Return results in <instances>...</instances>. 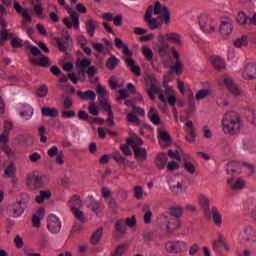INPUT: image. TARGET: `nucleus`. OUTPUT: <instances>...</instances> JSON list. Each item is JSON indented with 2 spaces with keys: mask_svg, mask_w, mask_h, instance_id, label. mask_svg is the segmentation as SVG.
I'll use <instances>...</instances> for the list:
<instances>
[{
  "mask_svg": "<svg viewBox=\"0 0 256 256\" xmlns=\"http://www.w3.org/2000/svg\"><path fill=\"white\" fill-rule=\"evenodd\" d=\"M222 129L226 135H235L241 130V117L235 111L226 112L222 119Z\"/></svg>",
  "mask_w": 256,
  "mask_h": 256,
  "instance_id": "1",
  "label": "nucleus"
},
{
  "mask_svg": "<svg viewBox=\"0 0 256 256\" xmlns=\"http://www.w3.org/2000/svg\"><path fill=\"white\" fill-rule=\"evenodd\" d=\"M49 184V177L47 175L40 174L39 172H30L26 175L25 185L28 189L35 191L37 189H43L45 185Z\"/></svg>",
  "mask_w": 256,
  "mask_h": 256,
  "instance_id": "2",
  "label": "nucleus"
},
{
  "mask_svg": "<svg viewBox=\"0 0 256 256\" xmlns=\"http://www.w3.org/2000/svg\"><path fill=\"white\" fill-rule=\"evenodd\" d=\"M153 12H154V15H161L163 21L166 24L170 23V21H171V13H169V8H167V6H162L161 2L156 1L154 7L150 6L146 10V14H145L144 20L153 18Z\"/></svg>",
  "mask_w": 256,
  "mask_h": 256,
  "instance_id": "3",
  "label": "nucleus"
},
{
  "mask_svg": "<svg viewBox=\"0 0 256 256\" xmlns=\"http://www.w3.org/2000/svg\"><path fill=\"white\" fill-rule=\"evenodd\" d=\"M167 253L174 255H185L189 251V245L185 241H169L165 245Z\"/></svg>",
  "mask_w": 256,
  "mask_h": 256,
  "instance_id": "4",
  "label": "nucleus"
},
{
  "mask_svg": "<svg viewBox=\"0 0 256 256\" xmlns=\"http://www.w3.org/2000/svg\"><path fill=\"white\" fill-rule=\"evenodd\" d=\"M198 21L203 33H213L217 29V21L207 14L200 15Z\"/></svg>",
  "mask_w": 256,
  "mask_h": 256,
  "instance_id": "5",
  "label": "nucleus"
},
{
  "mask_svg": "<svg viewBox=\"0 0 256 256\" xmlns=\"http://www.w3.org/2000/svg\"><path fill=\"white\" fill-rule=\"evenodd\" d=\"M241 243H255L256 229L253 226H244L239 233Z\"/></svg>",
  "mask_w": 256,
  "mask_h": 256,
  "instance_id": "6",
  "label": "nucleus"
},
{
  "mask_svg": "<svg viewBox=\"0 0 256 256\" xmlns=\"http://www.w3.org/2000/svg\"><path fill=\"white\" fill-rule=\"evenodd\" d=\"M233 33V20L229 17H224L220 22V34L224 39Z\"/></svg>",
  "mask_w": 256,
  "mask_h": 256,
  "instance_id": "7",
  "label": "nucleus"
},
{
  "mask_svg": "<svg viewBox=\"0 0 256 256\" xmlns=\"http://www.w3.org/2000/svg\"><path fill=\"white\" fill-rule=\"evenodd\" d=\"M57 48L62 53H65L67 49H69V43H71V35H69V32L63 33V38H55Z\"/></svg>",
  "mask_w": 256,
  "mask_h": 256,
  "instance_id": "8",
  "label": "nucleus"
},
{
  "mask_svg": "<svg viewBox=\"0 0 256 256\" xmlns=\"http://www.w3.org/2000/svg\"><path fill=\"white\" fill-rule=\"evenodd\" d=\"M67 29H79V14L76 12H70V18L66 17L62 20Z\"/></svg>",
  "mask_w": 256,
  "mask_h": 256,
  "instance_id": "9",
  "label": "nucleus"
},
{
  "mask_svg": "<svg viewBox=\"0 0 256 256\" xmlns=\"http://www.w3.org/2000/svg\"><path fill=\"white\" fill-rule=\"evenodd\" d=\"M7 141H9V132L3 131L0 135V143H2L1 150L5 152L9 159H13V157H15V152L9 148Z\"/></svg>",
  "mask_w": 256,
  "mask_h": 256,
  "instance_id": "10",
  "label": "nucleus"
},
{
  "mask_svg": "<svg viewBox=\"0 0 256 256\" xmlns=\"http://www.w3.org/2000/svg\"><path fill=\"white\" fill-rule=\"evenodd\" d=\"M147 93L152 101H155V95H159V100L162 103H167V99L161 92V88H159V86H157L156 84H151L150 87L147 89Z\"/></svg>",
  "mask_w": 256,
  "mask_h": 256,
  "instance_id": "11",
  "label": "nucleus"
},
{
  "mask_svg": "<svg viewBox=\"0 0 256 256\" xmlns=\"http://www.w3.org/2000/svg\"><path fill=\"white\" fill-rule=\"evenodd\" d=\"M223 84L232 95H241V90H239V87H237V84H235V81L229 75L223 77Z\"/></svg>",
  "mask_w": 256,
  "mask_h": 256,
  "instance_id": "12",
  "label": "nucleus"
},
{
  "mask_svg": "<svg viewBox=\"0 0 256 256\" xmlns=\"http://www.w3.org/2000/svg\"><path fill=\"white\" fill-rule=\"evenodd\" d=\"M47 228L51 233H59L61 231V221L57 216L51 214L48 216Z\"/></svg>",
  "mask_w": 256,
  "mask_h": 256,
  "instance_id": "13",
  "label": "nucleus"
},
{
  "mask_svg": "<svg viewBox=\"0 0 256 256\" xmlns=\"http://www.w3.org/2000/svg\"><path fill=\"white\" fill-rule=\"evenodd\" d=\"M86 33L89 37H95V32L99 29V22L92 18L85 21Z\"/></svg>",
  "mask_w": 256,
  "mask_h": 256,
  "instance_id": "14",
  "label": "nucleus"
},
{
  "mask_svg": "<svg viewBox=\"0 0 256 256\" xmlns=\"http://www.w3.org/2000/svg\"><path fill=\"white\" fill-rule=\"evenodd\" d=\"M0 25L3 27V30L0 33V45H5V41H9V39H13V34L9 33L7 28V22L5 20L0 19Z\"/></svg>",
  "mask_w": 256,
  "mask_h": 256,
  "instance_id": "15",
  "label": "nucleus"
},
{
  "mask_svg": "<svg viewBox=\"0 0 256 256\" xmlns=\"http://www.w3.org/2000/svg\"><path fill=\"white\" fill-rule=\"evenodd\" d=\"M7 213L9 217H21V215H23V207L21 206V202H16L9 205L7 208Z\"/></svg>",
  "mask_w": 256,
  "mask_h": 256,
  "instance_id": "16",
  "label": "nucleus"
},
{
  "mask_svg": "<svg viewBox=\"0 0 256 256\" xmlns=\"http://www.w3.org/2000/svg\"><path fill=\"white\" fill-rule=\"evenodd\" d=\"M244 79H256V63H248L242 72Z\"/></svg>",
  "mask_w": 256,
  "mask_h": 256,
  "instance_id": "17",
  "label": "nucleus"
},
{
  "mask_svg": "<svg viewBox=\"0 0 256 256\" xmlns=\"http://www.w3.org/2000/svg\"><path fill=\"white\" fill-rule=\"evenodd\" d=\"M186 140L188 143H195L197 135L195 134V127L193 126V121L188 120L186 123Z\"/></svg>",
  "mask_w": 256,
  "mask_h": 256,
  "instance_id": "18",
  "label": "nucleus"
},
{
  "mask_svg": "<svg viewBox=\"0 0 256 256\" xmlns=\"http://www.w3.org/2000/svg\"><path fill=\"white\" fill-rule=\"evenodd\" d=\"M0 79H6L10 83V85H17L19 83V78L13 72L5 73L3 68L0 66Z\"/></svg>",
  "mask_w": 256,
  "mask_h": 256,
  "instance_id": "19",
  "label": "nucleus"
},
{
  "mask_svg": "<svg viewBox=\"0 0 256 256\" xmlns=\"http://www.w3.org/2000/svg\"><path fill=\"white\" fill-rule=\"evenodd\" d=\"M167 155L170 159H176L177 161H187L189 159V156L181 149L169 150Z\"/></svg>",
  "mask_w": 256,
  "mask_h": 256,
  "instance_id": "20",
  "label": "nucleus"
},
{
  "mask_svg": "<svg viewBox=\"0 0 256 256\" xmlns=\"http://www.w3.org/2000/svg\"><path fill=\"white\" fill-rule=\"evenodd\" d=\"M21 107L19 112L20 117L25 119V121H29L33 117V107L29 104H22Z\"/></svg>",
  "mask_w": 256,
  "mask_h": 256,
  "instance_id": "21",
  "label": "nucleus"
},
{
  "mask_svg": "<svg viewBox=\"0 0 256 256\" xmlns=\"http://www.w3.org/2000/svg\"><path fill=\"white\" fill-rule=\"evenodd\" d=\"M77 97L82 99V101H95L97 99V94L93 92V90H87L85 92L78 90L76 91Z\"/></svg>",
  "mask_w": 256,
  "mask_h": 256,
  "instance_id": "22",
  "label": "nucleus"
},
{
  "mask_svg": "<svg viewBox=\"0 0 256 256\" xmlns=\"http://www.w3.org/2000/svg\"><path fill=\"white\" fill-rule=\"evenodd\" d=\"M168 233H173L181 228V220L179 218H169L166 224Z\"/></svg>",
  "mask_w": 256,
  "mask_h": 256,
  "instance_id": "23",
  "label": "nucleus"
},
{
  "mask_svg": "<svg viewBox=\"0 0 256 256\" xmlns=\"http://www.w3.org/2000/svg\"><path fill=\"white\" fill-rule=\"evenodd\" d=\"M45 217V208H39L36 213L32 216L33 227H41V219Z\"/></svg>",
  "mask_w": 256,
  "mask_h": 256,
  "instance_id": "24",
  "label": "nucleus"
},
{
  "mask_svg": "<svg viewBox=\"0 0 256 256\" xmlns=\"http://www.w3.org/2000/svg\"><path fill=\"white\" fill-rule=\"evenodd\" d=\"M125 63L128 67H130V71L136 75V77H141V68L138 65H135V60L131 58V56H128L125 59Z\"/></svg>",
  "mask_w": 256,
  "mask_h": 256,
  "instance_id": "25",
  "label": "nucleus"
},
{
  "mask_svg": "<svg viewBox=\"0 0 256 256\" xmlns=\"http://www.w3.org/2000/svg\"><path fill=\"white\" fill-rule=\"evenodd\" d=\"M227 183H228V185H230V188L233 191H239V189L245 188V181L241 178H238L237 180L230 178L227 180Z\"/></svg>",
  "mask_w": 256,
  "mask_h": 256,
  "instance_id": "26",
  "label": "nucleus"
},
{
  "mask_svg": "<svg viewBox=\"0 0 256 256\" xmlns=\"http://www.w3.org/2000/svg\"><path fill=\"white\" fill-rule=\"evenodd\" d=\"M148 119H150L153 125H161V117H159V112L154 107H151L148 111Z\"/></svg>",
  "mask_w": 256,
  "mask_h": 256,
  "instance_id": "27",
  "label": "nucleus"
},
{
  "mask_svg": "<svg viewBox=\"0 0 256 256\" xmlns=\"http://www.w3.org/2000/svg\"><path fill=\"white\" fill-rule=\"evenodd\" d=\"M119 63H121V60L114 54H110V57L106 60V67L109 71H114V69H117Z\"/></svg>",
  "mask_w": 256,
  "mask_h": 256,
  "instance_id": "28",
  "label": "nucleus"
},
{
  "mask_svg": "<svg viewBox=\"0 0 256 256\" xmlns=\"http://www.w3.org/2000/svg\"><path fill=\"white\" fill-rule=\"evenodd\" d=\"M158 137L160 139V145H163V143H165L166 146L171 145V135H169V132L159 129Z\"/></svg>",
  "mask_w": 256,
  "mask_h": 256,
  "instance_id": "29",
  "label": "nucleus"
},
{
  "mask_svg": "<svg viewBox=\"0 0 256 256\" xmlns=\"http://www.w3.org/2000/svg\"><path fill=\"white\" fill-rule=\"evenodd\" d=\"M147 27L151 29V31H155V29H161L163 23L159 21L157 18H148L144 20Z\"/></svg>",
  "mask_w": 256,
  "mask_h": 256,
  "instance_id": "30",
  "label": "nucleus"
},
{
  "mask_svg": "<svg viewBox=\"0 0 256 256\" xmlns=\"http://www.w3.org/2000/svg\"><path fill=\"white\" fill-rule=\"evenodd\" d=\"M166 39L170 43H174L175 45H178L181 47L183 45V42L181 41V36L178 33L170 32L166 34Z\"/></svg>",
  "mask_w": 256,
  "mask_h": 256,
  "instance_id": "31",
  "label": "nucleus"
},
{
  "mask_svg": "<svg viewBox=\"0 0 256 256\" xmlns=\"http://www.w3.org/2000/svg\"><path fill=\"white\" fill-rule=\"evenodd\" d=\"M158 53L164 59V65L167 67V60L165 59H169V44L159 45Z\"/></svg>",
  "mask_w": 256,
  "mask_h": 256,
  "instance_id": "32",
  "label": "nucleus"
},
{
  "mask_svg": "<svg viewBox=\"0 0 256 256\" xmlns=\"http://www.w3.org/2000/svg\"><path fill=\"white\" fill-rule=\"evenodd\" d=\"M114 43L117 47V49H122L124 55H126V57H131L132 53L131 51H129V47L126 46L125 43H123V40H121V38H115Z\"/></svg>",
  "mask_w": 256,
  "mask_h": 256,
  "instance_id": "33",
  "label": "nucleus"
},
{
  "mask_svg": "<svg viewBox=\"0 0 256 256\" xmlns=\"http://www.w3.org/2000/svg\"><path fill=\"white\" fill-rule=\"evenodd\" d=\"M211 63L214 67V69H217L218 71H221V69H225V60L219 56H213L211 58Z\"/></svg>",
  "mask_w": 256,
  "mask_h": 256,
  "instance_id": "34",
  "label": "nucleus"
},
{
  "mask_svg": "<svg viewBox=\"0 0 256 256\" xmlns=\"http://www.w3.org/2000/svg\"><path fill=\"white\" fill-rule=\"evenodd\" d=\"M114 229L116 233H119L120 235H125L127 233V226L125 224V220L119 219L115 222Z\"/></svg>",
  "mask_w": 256,
  "mask_h": 256,
  "instance_id": "35",
  "label": "nucleus"
},
{
  "mask_svg": "<svg viewBox=\"0 0 256 256\" xmlns=\"http://www.w3.org/2000/svg\"><path fill=\"white\" fill-rule=\"evenodd\" d=\"M41 113L43 117L55 118L59 115V110L57 108L43 107Z\"/></svg>",
  "mask_w": 256,
  "mask_h": 256,
  "instance_id": "36",
  "label": "nucleus"
},
{
  "mask_svg": "<svg viewBox=\"0 0 256 256\" xmlns=\"http://www.w3.org/2000/svg\"><path fill=\"white\" fill-rule=\"evenodd\" d=\"M81 205V198L77 195L72 196V198L68 201V207L71 209V211H74V209H79Z\"/></svg>",
  "mask_w": 256,
  "mask_h": 256,
  "instance_id": "37",
  "label": "nucleus"
},
{
  "mask_svg": "<svg viewBox=\"0 0 256 256\" xmlns=\"http://www.w3.org/2000/svg\"><path fill=\"white\" fill-rule=\"evenodd\" d=\"M212 219L216 227H221V225H223V217L215 207L212 208Z\"/></svg>",
  "mask_w": 256,
  "mask_h": 256,
  "instance_id": "38",
  "label": "nucleus"
},
{
  "mask_svg": "<svg viewBox=\"0 0 256 256\" xmlns=\"http://www.w3.org/2000/svg\"><path fill=\"white\" fill-rule=\"evenodd\" d=\"M103 237V228L97 229L91 236L90 238V243L92 245H97L100 241L101 238Z\"/></svg>",
  "mask_w": 256,
  "mask_h": 256,
  "instance_id": "39",
  "label": "nucleus"
},
{
  "mask_svg": "<svg viewBox=\"0 0 256 256\" xmlns=\"http://www.w3.org/2000/svg\"><path fill=\"white\" fill-rule=\"evenodd\" d=\"M47 199H51V191L49 190H41L40 194L38 196H36V203H43L44 201H46Z\"/></svg>",
  "mask_w": 256,
  "mask_h": 256,
  "instance_id": "40",
  "label": "nucleus"
},
{
  "mask_svg": "<svg viewBox=\"0 0 256 256\" xmlns=\"http://www.w3.org/2000/svg\"><path fill=\"white\" fill-rule=\"evenodd\" d=\"M212 245H213V250L216 252L219 251L221 247H224V249H227V244L225 243V240H223V235L221 234L218 235V240L214 241Z\"/></svg>",
  "mask_w": 256,
  "mask_h": 256,
  "instance_id": "41",
  "label": "nucleus"
},
{
  "mask_svg": "<svg viewBox=\"0 0 256 256\" xmlns=\"http://www.w3.org/2000/svg\"><path fill=\"white\" fill-rule=\"evenodd\" d=\"M91 65V60L88 58H84L82 60H78L76 62V67L80 69L81 73H85V69Z\"/></svg>",
  "mask_w": 256,
  "mask_h": 256,
  "instance_id": "42",
  "label": "nucleus"
},
{
  "mask_svg": "<svg viewBox=\"0 0 256 256\" xmlns=\"http://www.w3.org/2000/svg\"><path fill=\"white\" fill-rule=\"evenodd\" d=\"M78 117L82 121H88V123H99L101 121V118H95L94 120L89 119V114L83 110L78 112Z\"/></svg>",
  "mask_w": 256,
  "mask_h": 256,
  "instance_id": "43",
  "label": "nucleus"
},
{
  "mask_svg": "<svg viewBox=\"0 0 256 256\" xmlns=\"http://www.w3.org/2000/svg\"><path fill=\"white\" fill-rule=\"evenodd\" d=\"M199 205L204 209L205 215H209V199L204 195L199 196Z\"/></svg>",
  "mask_w": 256,
  "mask_h": 256,
  "instance_id": "44",
  "label": "nucleus"
},
{
  "mask_svg": "<svg viewBox=\"0 0 256 256\" xmlns=\"http://www.w3.org/2000/svg\"><path fill=\"white\" fill-rule=\"evenodd\" d=\"M32 65H37L38 67H47L49 65V58L47 56H43L40 59H32Z\"/></svg>",
  "mask_w": 256,
  "mask_h": 256,
  "instance_id": "45",
  "label": "nucleus"
},
{
  "mask_svg": "<svg viewBox=\"0 0 256 256\" xmlns=\"http://www.w3.org/2000/svg\"><path fill=\"white\" fill-rule=\"evenodd\" d=\"M236 21H237V23H239V25L248 26L249 16H247V14H245V12H238V14L236 16Z\"/></svg>",
  "mask_w": 256,
  "mask_h": 256,
  "instance_id": "46",
  "label": "nucleus"
},
{
  "mask_svg": "<svg viewBox=\"0 0 256 256\" xmlns=\"http://www.w3.org/2000/svg\"><path fill=\"white\" fill-rule=\"evenodd\" d=\"M129 249L128 244H121L116 247L115 251L111 254V256H123L125 255V251Z\"/></svg>",
  "mask_w": 256,
  "mask_h": 256,
  "instance_id": "47",
  "label": "nucleus"
},
{
  "mask_svg": "<svg viewBox=\"0 0 256 256\" xmlns=\"http://www.w3.org/2000/svg\"><path fill=\"white\" fill-rule=\"evenodd\" d=\"M134 155L136 159H147V150L145 148H134Z\"/></svg>",
  "mask_w": 256,
  "mask_h": 256,
  "instance_id": "48",
  "label": "nucleus"
},
{
  "mask_svg": "<svg viewBox=\"0 0 256 256\" xmlns=\"http://www.w3.org/2000/svg\"><path fill=\"white\" fill-rule=\"evenodd\" d=\"M15 173H17V167H15V164L11 163L5 169L4 177H14Z\"/></svg>",
  "mask_w": 256,
  "mask_h": 256,
  "instance_id": "49",
  "label": "nucleus"
},
{
  "mask_svg": "<svg viewBox=\"0 0 256 256\" xmlns=\"http://www.w3.org/2000/svg\"><path fill=\"white\" fill-rule=\"evenodd\" d=\"M126 121H128V123H134L135 125H141V120L135 115V112H129Z\"/></svg>",
  "mask_w": 256,
  "mask_h": 256,
  "instance_id": "50",
  "label": "nucleus"
},
{
  "mask_svg": "<svg viewBox=\"0 0 256 256\" xmlns=\"http://www.w3.org/2000/svg\"><path fill=\"white\" fill-rule=\"evenodd\" d=\"M127 145H131L134 149L137 145H143V140L139 137H131L126 140Z\"/></svg>",
  "mask_w": 256,
  "mask_h": 256,
  "instance_id": "51",
  "label": "nucleus"
},
{
  "mask_svg": "<svg viewBox=\"0 0 256 256\" xmlns=\"http://www.w3.org/2000/svg\"><path fill=\"white\" fill-rule=\"evenodd\" d=\"M170 214L173 219H179V217H183V208L182 207H172L170 210Z\"/></svg>",
  "mask_w": 256,
  "mask_h": 256,
  "instance_id": "52",
  "label": "nucleus"
},
{
  "mask_svg": "<svg viewBox=\"0 0 256 256\" xmlns=\"http://www.w3.org/2000/svg\"><path fill=\"white\" fill-rule=\"evenodd\" d=\"M3 4L0 5V13L1 15H7V10L5 7H11L13 5V0H1Z\"/></svg>",
  "mask_w": 256,
  "mask_h": 256,
  "instance_id": "53",
  "label": "nucleus"
},
{
  "mask_svg": "<svg viewBox=\"0 0 256 256\" xmlns=\"http://www.w3.org/2000/svg\"><path fill=\"white\" fill-rule=\"evenodd\" d=\"M171 69L176 75H181V73H183V64L181 63V60H176L175 65L171 66Z\"/></svg>",
  "mask_w": 256,
  "mask_h": 256,
  "instance_id": "54",
  "label": "nucleus"
},
{
  "mask_svg": "<svg viewBox=\"0 0 256 256\" xmlns=\"http://www.w3.org/2000/svg\"><path fill=\"white\" fill-rule=\"evenodd\" d=\"M45 133H47V128H45V126H40L38 128V135L41 143H47V136H45Z\"/></svg>",
  "mask_w": 256,
  "mask_h": 256,
  "instance_id": "55",
  "label": "nucleus"
},
{
  "mask_svg": "<svg viewBox=\"0 0 256 256\" xmlns=\"http://www.w3.org/2000/svg\"><path fill=\"white\" fill-rule=\"evenodd\" d=\"M142 53L146 57V59L148 61H152L153 60V50H151V48H149L147 46H144L142 48Z\"/></svg>",
  "mask_w": 256,
  "mask_h": 256,
  "instance_id": "56",
  "label": "nucleus"
},
{
  "mask_svg": "<svg viewBox=\"0 0 256 256\" xmlns=\"http://www.w3.org/2000/svg\"><path fill=\"white\" fill-rule=\"evenodd\" d=\"M248 43L247 36H242L234 41L235 47H245Z\"/></svg>",
  "mask_w": 256,
  "mask_h": 256,
  "instance_id": "57",
  "label": "nucleus"
},
{
  "mask_svg": "<svg viewBox=\"0 0 256 256\" xmlns=\"http://www.w3.org/2000/svg\"><path fill=\"white\" fill-rule=\"evenodd\" d=\"M38 97H47V93H49V88L47 85L40 86L36 91Z\"/></svg>",
  "mask_w": 256,
  "mask_h": 256,
  "instance_id": "58",
  "label": "nucleus"
},
{
  "mask_svg": "<svg viewBox=\"0 0 256 256\" xmlns=\"http://www.w3.org/2000/svg\"><path fill=\"white\" fill-rule=\"evenodd\" d=\"M72 213L78 219V221L85 223V216H83V211L79 210V208H76L72 210Z\"/></svg>",
  "mask_w": 256,
  "mask_h": 256,
  "instance_id": "59",
  "label": "nucleus"
},
{
  "mask_svg": "<svg viewBox=\"0 0 256 256\" xmlns=\"http://www.w3.org/2000/svg\"><path fill=\"white\" fill-rule=\"evenodd\" d=\"M77 114L73 110H65L61 112L62 119H73Z\"/></svg>",
  "mask_w": 256,
  "mask_h": 256,
  "instance_id": "60",
  "label": "nucleus"
},
{
  "mask_svg": "<svg viewBox=\"0 0 256 256\" xmlns=\"http://www.w3.org/2000/svg\"><path fill=\"white\" fill-rule=\"evenodd\" d=\"M73 107V99L71 96H66L63 101V108L64 109H71Z\"/></svg>",
  "mask_w": 256,
  "mask_h": 256,
  "instance_id": "61",
  "label": "nucleus"
},
{
  "mask_svg": "<svg viewBox=\"0 0 256 256\" xmlns=\"http://www.w3.org/2000/svg\"><path fill=\"white\" fill-rule=\"evenodd\" d=\"M207 95H209V90H207V89L199 90L196 94V99H197V101H201L202 99H205V97H207Z\"/></svg>",
  "mask_w": 256,
  "mask_h": 256,
  "instance_id": "62",
  "label": "nucleus"
},
{
  "mask_svg": "<svg viewBox=\"0 0 256 256\" xmlns=\"http://www.w3.org/2000/svg\"><path fill=\"white\" fill-rule=\"evenodd\" d=\"M11 46L14 47V49H19L23 47V40H21L20 38H12Z\"/></svg>",
  "mask_w": 256,
  "mask_h": 256,
  "instance_id": "63",
  "label": "nucleus"
},
{
  "mask_svg": "<svg viewBox=\"0 0 256 256\" xmlns=\"http://www.w3.org/2000/svg\"><path fill=\"white\" fill-rule=\"evenodd\" d=\"M134 197H135V199L143 198V187H141V186L134 187Z\"/></svg>",
  "mask_w": 256,
  "mask_h": 256,
  "instance_id": "64",
  "label": "nucleus"
}]
</instances>
